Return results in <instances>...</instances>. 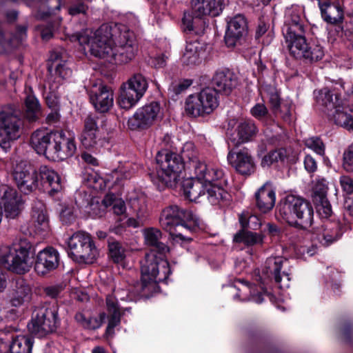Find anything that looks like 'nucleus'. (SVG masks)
Here are the masks:
<instances>
[{
  "label": "nucleus",
  "mask_w": 353,
  "mask_h": 353,
  "mask_svg": "<svg viewBox=\"0 0 353 353\" xmlns=\"http://www.w3.org/2000/svg\"><path fill=\"white\" fill-rule=\"evenodd\" d=\"M75 39L81 46H88L92 55L112 64L130 62L138 51L134 34L124 26L112 30L105 23L94 32L90 29L82 30L75 35Z\"/></svg>",
  "instance_id": "nucleus-1"
},
{
  "label": "nucleus",
  "mask_w": 353,
  "mask_h": 353,
  "mask_svg": "<svg viewBox=\"0 0 353 353\" xmlns=\"http://www.w3.org/2000/svg\"><path fill=\"white\" fill-rule=\"evenodd\" d=\"M279 216L289 225L307 230L313 223L314 212L310 204L303 199L288 195L277 206Z\"/></svg>",
  "instance_id": "nucleus-2"
},
{
  "label": "nucleus",
  "mask_w": 353,
  "mask_h": 353,
  "mask_svg": "<svg viewBox=\"0 0 353 353\" xmlns=\"http://www.w3.org/2000/svg\"><path fill=\"white\" fill-rule=\"evenodd\" d=\"M159 222L163 229L168 231L173 239L188 241L181 232L183 229L192 230L199 226V219L192 212L171 205L163 210Z\"/></svg>",
  "instance_id": "nucleus-3"
},
{
  "label": "nucleus",
  "mask_w": 353,
  "mask_h": 353,
  "mask_svg": "<svg viewBox=\"0 0 353 353\" xmlns=\"http://www.w3.org/2000/svg\"><path fill=\"white\" fill-rule=\"evenodd\" d=\"M35 250L26 239H20L0 255V263L17 274L30 270L33 263Z\"/></svg>",
  "instance_id": "nucleus-4"
},
{
  "label": "nucleus",
  "mask_w": 353,
  "mask_h": 353,
  "mask_svg": "<svg viewBox=\"0 0 353 353\" xmlns=\"http://www.w3.org/2000/svg\"><path fill=\"white\" fill-rule=\"evenodd\" d=\"M317 102L322 105V111L328 119L338 125L353 130V117L343 110L339 96L334 94L327 88L321 90L316 96Z\"/></svg>",
  "instance_id": "nucleus-5"
},
{
  "label": "nucleus",
  "mask_w": 353,
  "mask_h": 353,
  "mask_svg": "<svg viewBox=\"0 0 353 353\" xmlns=\"http://www.w3.org/2000/svg\"><path fill=\"white\" fill-rule=\"evenodd\" d=\"M156 161L158 165L157 173L160 180L168 186H174L184 168L181 156L164 150L157 153Z\"/></svg>",
  "instance_id": "nucleus-6"
},
{
  "label": "nucleus",
  "mask_w": 353,
  "mask_h": 353,
  "mask_svg": "<svg viewBox=\"0 0 353 353\" xmlns=\"http://www.w3.org/2000/svg\"><path fill=\"white\" fill-rule=\"evenodd\" d=\"M69 254L79 263L91 264L99 255L91 236L85 232H78L68 240Z\"/></svg>",
  "instance_id": "nucleus-7"
},
{
  "label": "nucleus",
  "mask_w": 353,
  "mask_h": 353,
  "mask_svg": "<svg viewBox=\"0 0 353 353\" xmlns=\"http://www.w3.org/2000/svg\"><path fill=\"white\" fill-rule=\"evenodd\" d=\"M141 282L143 287L152 282L165 281L171 273L169 263L154 250L146 254L141 263Z\"/></svg>",
  "instance_id": "nucleus-8"
},
{
  "label": "nucleus",
  "mask_w": 353,
  "mask_h": 353,
  "mask_svg": "<svg viewBox=\"0 0 353 353\" xmlns=\"http://www.w3.org/2000/svg\"><path fill=\"white\" fill-rule=\"evenodd\" d=\"M218 105L216 91L207 88L202 90L197 95H191L187 99L185 111L193 117H198L211 113Z\"/></svg>",
  "instance_id": "nucleus-9"
},
{
  "label": "nucleus",
  "mask_w": 353,
  "mask_h": 353,
  "mask_svg": "<svg viewBox=\"0 0 353 353\" xmlns=\"http://www.w3.org/2000/svg\"><path fill=\"white\" fill-rule=\"evenodd\" d=\"M57 323V308L42 306L34 311L28 329L32 334L43 336L54 331Z\"/></svg>",
  "instance_id": "nucleus-10"
},
{
  "label": "nucleus",
  "mask_w": 353,
  "mask_h": 353,
  "mask_svg": "<svg viewBox=\"0 0 353 353\" xmlns=\"http://www.w3.org/2000/svg\"><path fill=\"white\" fill-rule=\"evenodd\" d=\"M23 122L16 112L3 110L0 113V146L6 150L10 143L20 137Z\"/></svg>",
  "instance_id": "nucleus-11"
},
{
  "label": "nucleus",
  "mask_w": 353,
  "mask_h": 353,
  "mask_svg": "<svg viewBox=\"0 0 353 353\" xmlns=\"http://www.w3.org/2000/svg\"><path fill=\"white\" fill-rule=\"evenodd\" d=\"M0 201L3 205L6 219H16L24 207V201L17 190L8 185H0Z\"/></svg>",
  "instance_id": "nucleus-12"
},
{
  "label": "nucleus",
  "mask_w": 353,
  "mask_h": 353,
  "mask_svg": "<svg viewBox=\"0 0 353 353\" xmlns=\"http://www.w3.org/2000/svg\"><path fill=\"white\" fill-rule=\"evenodd\" d=\"M289 261L282 256H271L267 259L265 269L267 274L273 275L274 281L281 289L288 288L290 284Z\"/></svg>",
  "instance_id": "nucleus-13"
},
{
  "label": "nucleus",
  "mask_w": 353,
  "mask_h": 353,
  "mask_svg": "<svg viewBox=\"0 0 353 353\" xmlns=\"http://www.w3.org/2000/svg\"><path fill=\"white\" fill-rule=\"evenodd\" d=\"M162 112L159 104L152 102L139 108L129 123L133 128H148L161 119Z\"/></svg>",
  "instance_id": "nucleus-14"
},
{
  "label": "nucleus",
  "mask_w": 353,
  "mask_h": 353,
  "mask_svg": "<svg viewBox=\"0 0 353 353\" xmlns=\"http://www.w3.org/2000/svg\"><path fill=\"white\" fill-rule=\"evenodd\" d=\"M229 126L231 128L229 139L235 146L251 141L258 132L256 126L251 121L234 119L230 121Z\"/></svg>",
  "instance_id": "nucleus-15"
},
{
  "label": "nucleus",
  "mask_w": 353,
  "mask_h": 353,
  "mask_svg": "<svg viewBox=\"0 0 353 353\" xmlns=\"http://www.w3.org/2000/svg\"><path fill=\"white\" fill-rule=\"evenodd\" d=\"M57 131L47 129L35 130L30 138V145L39 154L44 155L47 159L53 160L52 149L54 148Z\"/></svg>",
  "instance_id": "nucleus-16"
},
{
  "label": "nucleus",
  "mask_w": 353,
  "mask_h": 353,
  "mask_svg": "<svg viewBox=\"0 0 353 353\" xmlns=\"http://www.w3.org/2000/svg\"><path fill=\"white\" fill-rule=\"evenodd\" d=\"M13 177L17 187L26 194L31 192L39 186L37 172L23 162L16 165Z\"/></svg>",
  "instance_id": "nucleus-17"
},
{
  "label": "nucleus",
  "mask_w": 353,
  "mask_h": 353,
  "mask_svg": "<svg viewBox=\"0 0 353 353\" xmlns=\"http://www.w3.org/2000/svg\"><path fill=\"white\" fill-rule=\"evenodd\" d=\"M248 21L243 14H238L228 21L225 42L228 47H234L247 35Z\"/></svg>",
  "instance_id": "nucleus-18"
},
{
  "label": "nucleus",
  "mask_w": 353,
  "mask_h": 353,
  "mask_svg": "<svg viewBox=\"0 0 353 353\" xmlns=\"http://www.w3.org/2000/svg\"><path fill=\"white\" fill-rule=\"evenodd\" d=\"M54 143V148L52 152L54 154L52 161L66 159L73 156L77 149L74 136L62 130L57 131Z\"/></svg>",
  "instance_id": "nucleus-19"
},
{
  "label": "nucleus",
  "mask_w": 353,
  "mask_h": 353,
  "mask_svg": "<svg viewBox=\"0 0 353 353\" xmlns=\"http://www.w3.org/2000/svg\"><path fill=\"white\" fill-rule=\"evenodd\" d=\"M32 298V290L29 285L23 279L12 281L8 299L12 306L19 307L28 303Z\"/></svg>",
  "instance_id": "nucleus-20"
},
{
  "label": "nucleus",
  "mask_w": 353,
  "mask_h": 353,
  "mask_svg": "<svg viewBox=\"0 0 353 353\" xmlns=\"http://www.w3.org/2000/svg\"><path fill=\"white\" fill-rule=\"evenodd\" d=\"M227 159L229 163L241 174L250 175L254 172V159L245 148L238 151H230Z\"/></svg>",
  "instance_id": "nucleus-21"
},
{
  "label": "nucleus",
  "mask_w": 353,
  "mask_h": 353,
  "mask_svg": "<svg viewBox=\"0 0 353 353\" xmlns=\"http://www.w3.org/2000/svg\"><path fill=\"white\" fill-rule=\"evenodd\" d=\"M90 97L94 108L100 112H108L114 103L112 90L103 84L94 85Z\"/></svg>",
  "instance_id": "nucleus-22"
},
{
  "label": "nucleus",
  "mask_w": 353,
  "mask_h": 353,
  "mask_svg": "<svg viewBox=\"0 0 353 353\" xmlns=\"http://www.w3.org/2000/svg\"><path fill=\"white\" fill-rule=\"evenodd\" d=\"M59 254L54 248H46L38 252L36 256L34 269L39 274H45L56 269L59 265Z\"/></svg>",
  "instance_id": "nucleus-23"
},
{
  "label": "nucleus",
  "mask_w": 353,
  "mask_h": 353,
  "mask_svg": "<svg viewBox=\"0 0 353 353\" xmlns=\"http://www.w3.org/2000/svg\"><path fill=\"white\" fill-rule=\"evenodd\" d=\"M323 19L328 23L336 24L343 19L344 12L339 0H317Z\"/></svg>",
  "instance_id": "nucleus-24"
},
{
  "label": "nucleus",
  "mask_w": 353,
  "mask_h": 353,
  "mask_svg": "<svg viewBox=\"0 0 353 353\" xmlns=\"http://www.w3.org/2000/svg\"><path fill=\"white\" fill-rule=\"evenodd\" d=\"M196 179L206 183H214L223 178V172L218 168L208 165L205 162L196 161L192 165Z\"/></svg>",
  "instance_id": "nucleus-25"
},
{
  "label": "nucleus",
  "mask_w": 353,
  "mask_h": 353,
  "mask_svg": "<svg viewBox=\"0 0 353 353\" xmlns=\"http://www.w3.org/2000/svg\"><path fill=\"white\" fill-rule=\"evenodd\" d=\"M214 90L216 93L223 92L225 94L231 93L237 84L236 75L228 69L218 70L214 74L212 80Z\"/></svg>",
  "instance_id": "nucleus-26"
},
{
  "label": "nucleus",
  "mask_w": 353,
  "mask_h": 353,
  "mask_svg": "<svg viewBox=\"0 0 353 353\" xmlns=\"http://www.w3.org/2000/svg\"><path fill=\"white\" fill-rule=\"evenodd\" d=\"M80 141L85 148H93L99 139V128L96 119L88 116L84 121V128L80 136Z\"/></svg>",
  "instance_id": "nucleus-27"
},
{
  "label": "nucleus",
  "mask_w": 353,
  "mask_h": 353,
  "mask_svg": "<svg viewBox=\"0 0 353 353\" xmlns=\"http://www.w3.org/2000/svg\"><path fill=\"white\" fill-rule=\"evenodd\" d=\"M301 10L297 8L287 9L285 14L283 34L301 33L305 31L303 21L301 17Z\"/></svg>",
  "instance_id": "nucleus-28"
},
{
  "label": "nucleus",
  "mask_w": 353,
  "mask_h": 353,
  "mask_svg": "<svg viewBox=\"0 0 353 353\" xmlns=\"http://www.w3.org/2000/svg\"><path fill=\"white\" fill-rule=\"evenodd\" d=\"M191 4L198 17L207 14L217 16L222 10L223 0H192Z\"/></svg>",
  "instance_id": "nucleus-29"
},
{
  "label": "nucleus",
  "mask_w": 353,
  "mask_h": 353,
  "mask_svg": "<svg viewBox=\"0 0 353 353\" xmlns=\"http://www.w3.org/2000/svg\"><path fill=\"white\" fill-rule=\"evenodd\" d=\"M225 184L226 181L223 178L214 183H204L203 197L213 205L219 203L228 196L223 187Z\"/></svg>",
  "instance_id": "nucleus-30"
},
{
  "label": "nucleus",
  "mask_w": 353,
  "mask_h": 353,
  "mask_svg": "<svg viewBox=\"0 0 353 353\" xmlns=\"http://www.w3.org/2000/svg\"><path fill=\"white\" fill-rule=\"evenodd\" d=\"M256 199L259 209L263 213L268 212L275 205V192L268 183H266L256 193Z\"/></svg>",
  "instance_id": "nucleus-31"
},
{
  "label": "nucleus",
  "mask_w": 353,
  "mask_h": 353,
  "mask_svg": "<svg viewBox=\"0 0 353 353\" xmlns=\"http://www.w3.org/2000/svg\"><path fill=\"white\" fill-rule=\"evenodd\" d=\"M285 42L290 54L295 58H302L303 51L307 48L305 31L301 33L283 34Z\"/></svg>",
  "instance_id": "nucleus-32"
},
{
  "label": "nucleus",
  "mask_w": 353,
  "mask_h": 353,
  "mask_svg": "<svg viewBox=\"0 0 353 353\" xmlns=\"http://www.w3.org/2000/svg\"><path fill=\"white\" fill-rule=\"evenodd\" d=\"M142 97L134 91L128 84L123 83L119 88L118 103L123 109H130L134 106Z\"/></svg>",
  "instance_id": "nucleus-33"
},
{
  "label": "nucleus",
  "mask_w": 353,
  "mask_h": 353,
  "mask_svg": "<svg viewBox=\"0 0 353 353\" xmlns=\"http://www.w3.org/2000/svg\"><path fill=\"white\" fill-rule=\"evenodd\" d=\"M39 175L44 184L50 188L49 193L54 194L62 190L61 177L53 170L46 166L41 167Z\"/></svg>",
  "instance_id": "nucleus-34"
},
{
  "label": "nucleus",
  "mask_w": 353,
  "mask_h": 353,
  "mask_svg": "<svg viewBox=\"0 0 353 353\" xmlns=\"http://www.w3.org/2000/svg\"><path fill=\"white\" fill-rule=\"evenodd\" d=\"M106 308L107 311L110 314L106 329V334L110 335L114 332V328L117 326L121 321L120 309L118 305L117 300L113 295L107 296Z\"/></svg>",
  "instance_id": "nucleus-35"
},
{
  "label": "nucleus",
  "mask_w": 353,
  "mask_h": 353,
  "mask_svg": "<svg viewBox=\"0 0 353 353\" xmlns=\"http://www.w3.org/2000/svg\"><path fill=\"white\" fill-rule=\"evenodd\" d=\"M143 236L145 243L148 245L154 248L160 254H164L169 252V248L161 241L162 234L159 229L154 228L145 229Z\"/></svg>",
  "instance_id": "nucleus-36"
},
{
  "label": "nucleus",
  "mask_w": 353,
  "mask_h": 353,
  "mask_svg": "<svg viewBox=\"0 0 353 353\" xmlns=\"http://www.w3.org/2000/svg\"><path fill=\"white\" fill-rule=\"evenodd\" d=\"M31 218L34 227L37 230H46L48 228V217L45 205L41 201H37L34 203L32 207Z\"/></svg>",
  "instance_id": "nucleus-37"
},
{
  "label": "nucleus",
  "mask_w": 353,
  "mask_h": 353,
  "mask_svg": "<svg viewBox=\"0 0 353 353\" xmlns=\"http://www.w3.org/2000/svg\"><path fill=\"white\" fill-rule=\"evenodd\" d=\"M296 157V154L290 156L286 149L280 148L273 150L265 155L261 160V165L263 168L270 167L274 163L284 162L285 159L290 161H295Z\"/></svg>",
  "instance_id": "nucleus-38"
},
{
  "label": "nucleus",
  "mask_w": 353,
  "mask_h": 353,
  "mask_svg": "<svg viewBox=\"0 0 353 353\" xmlns=\"http://www.w3.org/2000/svg\"><path fill=\"white\" fill-rule=\"evenodd\" d=\"M203 187L204 183L197 179H186L183 184L184 194L191 201H198L203 197Z\"/></svg>",
  "instance_id": "nucleus-39"
},
{
  "label": "nucleus",
  "mask_w": 353,
  "mask_h": 353,
  "mask_svg": "<svg viewBox=\"0 0 353 353\" xmlns=\"http://www.w3.org/2000/svg\"><path fill=\"white\" fill-rule=\"evenodd\" d=\"M264 235L262 233H256L248 230H241L234 236V241L242 243L247 246L261 245L263 243Z\"/></svg>",
  "instance_id": "nucleus-40"
},
{
  "label": "nucleus",
  "mask_w": 353,
  "mask_h": 353,
  "mask_svg": "<svg viewBox=\"0 0 353 353\" xmlns=\"http://www.w3.org/2000/svg\"><path fill=\"white\" fill-rule=\"evenodd\" d=\"M26 117L30 121H37L42 115L41 106L37 99L32 94H27L25 99Z\"/></svg>",
  "instance_id": "nucleus-41"
},
{
  "label": "nucleus",
  "mask_w": 353,
  "mask_h": 353,
  "mask_svg": "<svg viewBox=\"0 0 353 353\" xmlns=\"http://www.w3.org/2000/svg\"><path fill=\"white\" fill-rule=\"evenodd\" d=\"M32 339L28 336H17L9 346V353H32Z\"/></svg>",
  "instance_id": "nucleus-42"
},
{
  "label": "nucleus",
  "mask_w": 353,
  "mask_h": 353,
  "mask_svg": "<svg viewBox=\"0 0 353 353\" xmlns=\"http://www.w3.org/2000/svg\"><path fill=\"white\" fill-rule=\"evenodd\" d=\"M202 50L201 44L198 41L187 43L182 60L187 65L196 63L199 60L200 52Z\"/></svg>",
  "instance_id": "nucleus-43"
},
{
  "label": "nucleus",
  "mask_w": 353,
  "mask_h": 353,
  "mask_svg": "<svg viewBox=\"0 0 353 353\" xmlns=\"http://www.w3.org/2000/svg\"><path fill=\"white\" fill-rule=\"evenodd\" d=\"M125 83L128 84L141 97H143L148 88V79L141 73L134 74Z\"/></svg>",
  "instance_id": "nucleus-44"
},
{
  "label": "nucleus",
  "mask_w": 353,
  "mask_h": 353,
  "mask_svg": "<svg viewBox=\"0 0 353 353\" xmlns=\"http://www.w3.org/2000/svg\"><path fill=\"white\" fill-rule=\"evenodd\" d=\"M103 205L105 208L111 207L113 213L116 215H123L126 212V206L124 201L117 197L113 194H107L103 199Z\"/></svg>",
  "instance_id": "nucleus-45"
},
{
  "label": "nucleus",
  "mask_w": 353,
  "mask_h": 353,
  "mask_svg": "<svg viewBox=\"0 0 353 353\" xmlns=\"http://www.w3.org/2000/svg\"><path fill=\"white\" fill-rule=\"evenodd\" d=\"M320 235L319 241L325 245H328L335 241L340 236V234L337 228H334L330 224L322 226L319 229Z\"/></svg>",
  "instance_id": "nucleus-46"
},
{
  "label": "nucleus",
  "mask_w": 353,
  "mask_h": 353,
  "mask_svg": "<svg viewBox=\"0 0 353 353\" xmlns=\"http://www.w3.org/2000/svg\"><path fill=\"white\" fill-rule=\"evenodd\" d=\"M240 293L235 296L236 298H241L242 301H252L256 303H261L263 301L261 294H255L253 285H245L239 290Z\"/></svg>",
  "instance_id": "nucleus-47"
},
{
  "label": "nucleus",
  "mask_w": 353,
  "mask_h": 353,
  "mask_svg": "<svg viewBox=\"0 0 353 353\" xmlns=\"http://www.w3.org/2000/svg\"><path fill=\"white\" fill-rule=\"evenodd\" d=\"M261 94L268 99L271 108H276L281 101L279 94L274 85L264 84L261 87Z\"/></svg>",
  "instance_id": "nucleus-48"
},
{
  "label": "nucleus",
  "mask_w": 353,
  "mask_h": 353,
  "mask_svg": "<svg viewBox=\"0 0 353 353\" xmlns=\"http://www.w3.org/2000/svg\"><path fill=\"white\" fill-rule=\"evenodd\" d=\"M272 110L276 116H280L283 120L287 123L292 121V103L289 101H281L278 103L276 108H272Z\"/></svg>",
  "instance_id": "nucleus-49"
},
{
  "label": "nucleus",
  "mask_w": 353,
  "mask_h": 353,
  "mask_svg": "<svg viewBox=\"0 0 353 353\" xmlns=\"http://www.w3.org/2000/svg\"><path fill=\"white\" fill-rule=\"evenodd\" d=\"M324 51L323 48L319 45H312L308 46L303 51L302 58H305L310 61H317L323 58Z\"/></svg>",
  "instance_id": "nucleus-50"
},
{
  "label": "nucleus",
  "mask_w": 353,
  "mask_h": 353,
  "mask_svg": "<svg viewBox=\"0 0 353 353\" xmlns=\"http://www.w3.org/2000/svg\"><path fill=\"white\" fill-rule=\"evenodd\" d=\"M108 248L110 256L114 262L119 263L123 261L125 257V250L119 242H110Z\"/></svg>",
  "instance_id": "nucleus-51"
},
{
  "label": "nucleus",
  "mask_w": 353,
  "mask_h": 353,
  "mask_svg": "<svg viewBox=\"0 0 353 353\" xmlns=\"http://www.w3.org/2000/svg\"><path fill=\"white\" fill-rule=\"evenodd\" d=\"M183 162L188 159L190 162L194 164V162L198 161L196 152L195 151V147L193 143L192 142H186L183 147L181 149V156Z\"/></svg>",
  "instance_id": "nucleus-52"
},
{
  "label": "nucleus",
  "mask_w": 353,
  "mask_h": 353,
  "mask_svg": "<svg viewBox=\"0 0 353 353\" xmlns=\"http://www.w3.org/2000/svg\"><path fill=\"white\" fill-rule=\"evenodd\" d=\"M305 144L307 148L319 155H323L325 153V145L319 137H310L305 140Z\"/></svg>",
  "instance_id": "nucleus-53"
},
{
  "label": "nucleus",
  "mask_w": 353,
  "mask_h": 353,
  "mask_svg": "<svg viewBox=\"0 0 353 353\" xmlns=\"http://www.w3.org/2000/svg\"><path fill=\"white\" fill-rule=\"evenodd\" d=\"M239 221L243 228L249 227L253 230H256L261 225V223H258V217L254 215L247 216L242 214L239 216Z\"/></svg>",
  "instance_id": "nucleus-54"
},
{
  "label": "nucleus",
  "mask_w": 353,
  "mask_h": 353,
  "mask_svg": "<svg viewBox=\"0 0 353 353\" xmlns=\"http://www.w3.org/2000/svg\"><path fill=\"white\" fill-rule=\"evenodd\" d=\"M316 208L318 213L323 218H328L332 213L331 205L325 197L321 198L320 202L317 205Z\"/></svg>",
  "instance_id": "nucleus-55"
},
{
  "label": "nucleus",
  "mask_w": 353,
  "mask_h": 353,
  "mask_svg": "<svg viewBox=\"0 0 353 353\" xmlns=\"http://www.w3.org/2000/svg\"><path fill=\"white\" fill-rule=\"evenodd\" d=\"M44 96L49 108H55L58 105L59 102V96L57 90H51V88L49 87L48 90H45Z\"/></svg>",
  "instance_id": "nucleus-56"
},
{
  "label": "nucleus",
  "mask_w": 353,
  "mask_h": 353,
  "mask_svg": "<svg viewBox=\"0 0 353 353\" xmlns=\"http://www.w3.org/2000/svg\"><path fill=\"white\" fill-rule=\"evenodd\" d=\"M313 190L316 194L324 197L328 190V182L324 178L317 179L314 183Z\"/></svg>",
  "instance_id": "nucleus-57"
},
{
  "label": "nucleus",
  "mask_w": 353,
  "mask_h": 353,
  "mask_svg": "<svg viewBox=\"0 0 353 353\" xmlns=\"http://www.w3.org/2000/svg\"><path fill=\"white\" fill-rule=\"evenodd\" d=\"M106 318V314L105 313H101L99 316V319L97 318H88V321L85 323V328L89 330H95L100 327L103 322L105 321Z\"/></svg>",
  "instance_id": "nucleus-58"
},
{
  "label": "nucleus",
  "mask_w": 353,
  "mask_h": 353,
  "mask_svg": "<svg viewBox=\"0 0 353 353\" xmlns=\"http://www.w3.org/2000/svg\"><path fill=\"white\" fill-rule=\"evenodd\" d=\"M250 112L254 117L262 119L267 116L268 110L265 104L259 103L252 108Z\"/></svg>",
  "instance_id": "nucleus-59"
},
{
  "label": "nucleus",
  "mask_w": 353,
  "mask_h": 353,
  "mask_svg": "<svg viewBox=\"0 0 353 353\" xmlns=\"http://www.w3.org/2000/svg\"><path fill=\"white\" fill-rule=\"evenodd\" d=\"M316 252V247L314 245H303L296 250L298 255L302 257L312 256Z\"/></svg>",
  "instance_id": "nucleus-60"
},
{
  "label": "nucleus",
  "mask_w": 353,
  "mask_h": 353,
  "mask_svg": "<svg viewBox=\"0 0 353 353\" xmlns=\"http://www.w3.org/2000/svg\"><path fill=\"white\" fill-rule=\"evenodd\" d=\"M17 43L14 40L6 39L3 32L0 30V53L10 50Z\"/></svg>",
  "instance_id": "nucleus-61"
},
{
  "label": "nucleus",
  "mask_w": 353,
  "mask_h": 353,
  "mask_svg": "<svg viewBox=\"0 0 353 353\" xmlns=\"http://www.w3.org/2000/svg\"><path fill=\"white\" fill-rule=\"evenodd\" d=\"M344 166L347 170H353V143L343 154Z\"/></svg>",
  "instance_id": "nucleus-62"
},
{
  "label": "nucleus",
  "mask_w": 353,
  "mask_h": 353,
  "mask_svg": "<svg viewBox=\"0 0 353 353\" xmlns=\"http://www.w3.org/2000/svg\"><path fill=\"white\" fill-rule=\"evenodd\" d=\"M89 181L92 186L95 187L97 189L102 190L105 188L107 186L106 180L97 174L91 175L89 179Z\"/></svg>",
  "instance_id": "nucleus-63"
},
{
  "label": "nucleus",
  "mask_w": 353,
  "mask_h": 353,
  "mask_svg": "<svg viewBox=\"0 0 353 353\" xmlns=\"http://www.w3.org/2000/svg\"><path fill=\"white\" fill-rule=\"evenodd\" d=\"M340 183L343 190L347 194H353V179L347 176L340 178Z\"/></svg>",
  "instance_id": "nucleus-64"
}]
</instances>
